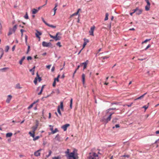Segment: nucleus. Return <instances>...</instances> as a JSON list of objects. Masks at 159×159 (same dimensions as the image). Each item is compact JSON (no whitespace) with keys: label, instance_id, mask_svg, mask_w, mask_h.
Masks as SVG:
<instances>
[{"label":"nucleus","instance_id":"obj_5","mask_svg":"<svg viewBox=\"0 0 159 159\" xmlns=\"http://www.w3.org/2000/svg\"><path fill=\"white\" fill-rule=\"evenodd\" d=\"M145 1L147 3V5L145 7V10L148 11L150 8V4L148 0H147Z\"/></svg>","mask_w":159,"mask_h":159},{"label":"nucleus","instance_id":"obj_7","mask_svg":"<svg viewBox=\"0 0 159 159\" xmlns=\"http://www.w3.org/2000/svg\"><path fill=\"white\" fill-rule=\"evenodd\" d=\"M95 27L94 26H92L91 27L90 30L89 31V34L90 35L93 36V31L94 30Z\"/></svg>","mask_w":159,"mask_h":159},{"label":"nucleus","instance_id":"obj_17","mask_svg":"<svg viewBox=\"0 0 159 159\" xmlns=\"http://www.w3.org/2000/svg\"><path fill=\"white\" fill-rule=\"evenodd\" d=\"M88 62L89 61L88 60H86L85 62L82 63V64H83L84 65V69H85L86 68Z\"/></svg>","mask_w":159,"mask_h":159},{"label":"nucleus","instance_id":"obj_34","mask_svg":"<svg viewBox=\"0 0 159 159\" xmlns=\"http://www.w3.org/2000/svg\"><path fill=\"white\" fill-rule=\"evenodd\" d=\"M9 49V46L7 45L5 47V51L6 52H8Z\"/></svg>","mask_w":159,"mask_h":159},{"label":"nucleus","instance_id":"obj_13","mask_svg":"<svg viewBox=\"0 0 159 159\" xmlns=\"http://www.w3.org/2000/svg\"><path fill=\"white\" fill-rule=\"evenodd\" d=\"M4 54V50L2 48H0V59L2 57Z\"/></svg>","mask_w":159,"mask_h":159},{"label":"nucleus","instance_id":"obj_9","mask_svg":"<svg viewBox=\"0 0 159 159\" xmlns=\"http://www.w3.org/2000/svg\"><path fill=\"white\" fill-rule=\"evenodd\" d=\"M70 125L69 124H66L63 125L61 126V128L63 129L64 131H66L67 130V128Z\"/></svg>","mask_w":159,"mask_h":159},{"label":"nucleus","instance_id":"obj_42","mask_svg":"<svg viewBox=\"0 0 159 159\" xmlns=\"http://www.w3.org/2000/svg\"><path fill=\"white\" fill-rule=\"evenodd\" d=\"M37 80H38V79H37V77H35V79L34 80V82L35 84H37Z\"/></svg>","mask_w":159,"mask_h":159},{"label":"nucleus","instance_id":"obj_25","mask_svg":"<svg viewBox=\"0 0 159 159\" xmlns=\"http://www.w3.org/2000/svg\"><path fill=\"white\" fill-rule=\"evenodd\" d=\"M9 68L8 67H5L2 69H0V71L2 72H5Z\"/></svg>","mask_w":159,"mask_h":159},{"label":"nucleus","instance_id":"obj_63","mask_svg":"<svg viewBox=\"0 0 159 159\" xmlns=\"http://www.w3.org/2000/svg\"><path fill=\"white\" fill-rule=\"evenodd\" d=\"M51 66V65H48V66H46V67L48 69H50V68Z\"/></svg>","mask_w":159,"mask_h":159},{"label":"nucleus","instance_id":"obj_52","mask_svg":"<svg viewBox=\"0 0 159 159\" xmlns=\"http://www.w3.org/2000/svg\"><path fill=\"white\" fill-rule=\"evenodd\" d=\"M150 40V39H146L145 41H144L143 42H142V43H146L148 41H149Z\"/></svg>","mask_w":159,"mask_h":159},{"label":"nucleus","instance_id":"obj_32","mask_svg":"<svg viewBox=\"0 0 159 159\" xmlns=\"http://www.w3.org/2000/svg\"><path fill=\"white\" fill-rule=\"evenodd\" d=\"M108 15H109V14H108V13L107 12L106 13V16H105V18L104 19L105 20H108Z\"/></svg>","mask_w":159,"mask_h":159},{"label":"nucleus","instance_id":"obj_11","mask_svg":"<svg viewBox=\"0 0 159 159\" xmlns=\"http://www.w3.org/2000/svg\"><path fill=\"white\" fill-rule=\"evenodd\" d=\"M12 96L11 95H9L8 96L6 102L7 103H9L11 100Z\"/></svg>","mask_w":159,"mask_h":159},{"label":"nucleus","instance_id":"obj_26","mask_svg":"<svg viewBox=\"0 0 159 159\" xmlns=\"http://www.w3.org/2000/svg\"><path fill=\"white\" fill-rule=\"evenodd\" d=\"M36 77H37L38 80L40 82L42 80V79L41 77H39V76L38 72L36 73Z\"/></svg>","mask_w":159,"mask_h":159},{"label":"nucleus","instance_id":"obj_31","mask_svg":"<svg viewBox=\"0 0 159 159\" xmlns=\"http://www.w3.org/2000/svg\"><path fill=\"white\" fill-rule=\"evenodd\" d=\"M16 88L17 89H21L22 87L20 86V84L18 83L16 84Z\"/></svg>","mask_w":159,"mask_h":159},{"label":"nucleus","instance_id":"obj_60","mask_svg":"<svg viewBox=\"0 0 159 159\" xmlns=\"http://www.w3.org/2000/svg\"><path fill=\"white\" fill-rule=\"evenodd\" d=\"M15 47H16L15 45H14L13 46V47L12 48V51H14V50L15 49Z\"/></svg>","mask_w":159,"mask_h":159},{"label":"nucleus","instance_id":"obj_36","mask_svg":"<svg viewBox=\"0 0 159 159\" xmlns=\"http://www.w3.org/2000/svg\"><path fill=\"white\" fill-rule=\"evenodd\" d=\"M40 137L39 136H37L35 137H34V138L33 139V141H35L38 139Z\"/></svg>","mask_w":159,"mask_h":159},{"label":"nucleus","instance_id":"obj_45","mask_svg":"<svg viewBox=\"0 0 159 159\" xmlns=\"http://www.w3.org/2000/svg\"><path fill=\"white\" fill-rule=\"evenodd\" d=\"M52 151L51 150H49V154L48 155H47L46 156V157H49L51 155V153H52Z\"/></svg>","mask_w":159,"mask_h":159},{"label":"nucleus","instance_id":"obj_59","mask_svg":"<svg viewBox=\"0 0 159 159\" xmlns=\"http://www.w3.org/2000/svg\"><path fill=\"white\" fill-rule=\"evenodd\" d=\"M56 81H55V80H54V82L52 84V86L53 87H55L56 86Z\"/></svg>","mask_w":159,"mask_h":159},{"label":"nucleus","instance_id":"obj_24","mask_svg":"<svg viewBox=\"0 0 159 159\" xmlns=\"http://www.w3.org/2000/svg\"><path fill=\"white\" fill-rule=\"evenodd\" d=\"M119 119L118 118L116 117H115L112 119V122L113 123H116L117 122V120Z\"/></svg>","mask_w":159,"mask_h":159},{"label":"nucleus","instance_id":"obj_10","mask_svg":"<svg viewBox=\"0 0 159 159\" xmlns=\"http://www.w3.org/2000/svg\"><path fill=\"white\" fill-rule=\"evenodd\" d=\"M39 124L38 123H37L36 124L35 126H33L32 127V133H35V131L37 129L38 127V126Z\"/></svg>","mask_w":159,"mask_h":159},{"label":"nucleus","instance_id":"obj_53","mask_svg":"<svg viewBox=\"0 0 159 159\" xmlns=\"http://www.w3.org/2000/svg\"><path fill=\"white\" fill-rule=\"evenodd\" d=\"M138 10V7H137L135 9H133V12L134 13L135 12L136 13V12Z\"/></svg>","mask_w":159,"mask_h":159},{"label":"nucleus","instance_id":"obj_50","mask_svg":"<svg viewBox=\"0 0 159 159\" xmlns=\"http://www.w3.org/2000/svg\"><path fill=\"white\" fill-rule=\"evenodd\" d=\"M42 19L43 21L45 24V25H47L48 23L45 21V20H44V18L43 17H42Z\"/></svg>","mask_w":159,"mask_h":159},{"label":"nucleus","instance_id":"obj_33","mask_svg":"<svg viewBox=\"0 0 159 159\" xmlns=\"http://www.w3.org/2000/svg\"><path fill=\"white\" fill-rule=\"evenodd\" d=\"M47 25L49 27H51L53 28H55L56 27V26H54L52 25H50L48 23Z\"/></svg>","mask_w":159,"mask_h":159},{"label":"nucleus","instance_id":"obj_3","mask_svg":"<svg viewBox=\"0 0 159 159\" xmlns=\"http://www.w3.org/2000/svg\"><path fill=\"white\" fill-rule=\"evenodd\" d=\"M65 153L68 154L67 159H76L74 152L70 153L69 149H67Z\"/></svg>","mask_w":159,"mask_h":159},{"label":"nucleus","instance_id":"obj_29","mask_svg":"<svg viewBox=\"0 0 159 159\" xmlns=\"http://www.w3.org/2000/svg\"><path fill=\"white\" fill-rule=\"evenodd\" d=\"M57 111V112H58V113L61 116H62V114L61 113V111L60 110V107L59 106H58Z\"/></svg>","mask_w":159,"mask_h":159},{"label":"nucleus","instance_id":"obj_19","mask_svg":"<svg viewBox=\"0 0 159 159\" xmlns=\"http://www.w3.org/2000/svg\"><path fill=\"white\" fill-rule=\"evenodd\" d=\"M82 81L83 84H84L85 82V75L84 74H83L82 75Z\"/></svg>","mask_w":159,"mask_h":159},{"label":"nucleus","instance_id":"obj_54","mask_svg":"<svg viewBox=\"0 0 159 159\" xmlns=\"http://www.w3.org/2000/svg\"><path fill=\"white\" fill-rule=\"evenodd\" d=\"M78 14V12H75L74 13H73V14H72L71 16H71H75V15H77Z\"/></svg>","mask_w":159,"mask_h":159},{"label":"nucleus","instance_id":"obj_58","mask_svg":"<svg viewBox=\"0 0 159 159\" xmlns=\"http://www.w3.org/2000/svg\"><path fill=\"white\" fill-rule=\"evenodd\" d=\"M143 108H144L145 110H146L148 108V106L145 105L143 107Z\"/></svg>","mask_w":159,"mask_h":159},{"label":"nucleus","instance_id":"obj_46","mask_svg":"<svg viewBox=\"0 0 159 159\" xmlns=\"http://www.w3.org/2000/svg\"><path fill=\"white\" fill-rule=\"evenodd\" d=\"M151 47V45L148 44L147 47L144 49V50H146L148 48Z\"/></svg>","mask_w":159,"mask_h":159},{"label":"nucleus","instance_id":"obj_48","mask_svg":"<svg viewBox=\"0 0 159 159\" xmlns=\"http://www.w3.org/2000/svg\"><path fill=\"white\" fill-rule=\"evenodd\" d=\"M34 105V103L31 104L28 107V109H30L33 106V105Z\"/></svg>","mask_w":159,"mask_h":159},{"label":"nucleus","instance_id":"obj_18","mask_svg":"<svg viewBox=\"0 0 159 159\" xmlns=\"http://www.w3.org/2000/svg\"><path fill=\"white\" fill-rule=\"evenodd\" d=\"M13 33H14V31L11 28L9 29V32L8 34V35L9 36L12 34Z\"/></svg>","mask_w":159,"mask_h":159},{"label":"nucleus","instance_id":"obj_57","mask_svg":"<svg viewBox=\"0 0 159 159\" xmlns=\"http://www.w3.org/2000/svg\"><path fill=\"white\" fill-rule=\"evenodd\" d=\"M129 155H124L123 156H122L121 157H126L127 158H129Z\"/></svg>","mask_w":159,"mask_h":159},{"label":"nucleus","instance_id":"obj_37","mask_svg":"<svg viewBox=\"0 0 159 159\" xmlns=\"http://www.w3.org/2000/svg\"><path fill=\"white\" fill-rule=\"evenodd\" d=\"M52 159H61V157L60 156L57 157H52Z\"/></svg>","mask_w":159,"mask_h":159},{"label":"nucleus","instance_id":"obj_47","mask_svg":"<svg viewBox=\"0 0 159 159\" xmlns=\"http://www.w3.org/2000/svg\"><path fill=\"white\" fill-rule=\"evenodd\" d=\"M84 42H86V43H87L89 42V41L88 39H86L85 38H84Z\"/></svg>","mask_w":159,"mask_h":159},{"label":"nucleus","instance_id":"obj_27","mask_svg":"<svg viewBox=\"0 0 159 159\" xmlns=\"http://www.w3.org/2000/svg\"><path fill=\"white\" fill-rule=\"evenodd\" d=\"M109 113H110V115L109 116L107 117V119H108V120H111V116L113 114H114V112Z\"/></svg>","mask_w":159,"mask_h":159},{"label":"nucleus","instance_id":"obj_15","mask_svg":"<svg viewBox=\"0 0 159 159\" xmlns=\"http://www.w3.org/2000/svg\"><path fill=\"white\" fill-rule=\"evenodd\" d=\"M147 93H144L141 96L138 97L137 98L135 99L134 100H136L138 99H142L144 96Z\"/></svg>","mask_w":159,"mask_h":159},{"label":"nucleus","instance_id":"obj_38","mask_svg":"<svg viewBox=\"0 0 159 159\" xmlns=\"http://www.w3.org/2000/svg\"><path fill=\"white\" fill-rule=\"evenodd\" d=\"M57 131H58V129H57V128H55V129L54 130H53L52 131V134H54L55 133L57 132Z\"/></svg>","mask_w":159,"mask_h":159},{"label":"nucleus","instance_id":"obj_41","mask_svg":"<svg viewBox=\"0 0 159 159\" xmlns=\"http://www.w3.org/2000/svg\"><path fill=\"white\" fill-rule=\"evenodd\" d=\"M24 17L25 18V19H27L29 18V17H28V13H27V12H26L25 15L24 16Z\"/></svg>","mask_w":159,"mask_h":159},{"label":"nucleus","instance_id":"obj_30","mask_svg":"<svg viewBox=\"0 0 159 159\" xmlns=\"http://www.w3.org/2000/svg\"><path fill=\"white\" fill-rule=\"evenodd\" d=\"M12 135V134L11 133H8L6 134V136L7 137H11Z\"/></svg>","mask_w":159,"mask_h":159},{"label":"nucleus","instance_id":"obj_4","mask_svg":"<svg viewBox=\"0 0 159 159\" xmlns=\"http://www.w3.org/2000/svg\"><path fill=\"white\" fill-rule=\"evenodd\" d=\"M110 121V120H108V119H107V118L106 119H105V116H103L102 117L100 120V121L101 122H103L105 124H107L109 121Z\"/></svg>","mask_w":159,"mask_h":159},{"label":"nucleus","instance_id":"obj_62","mask_svg":"<svg viewBox=\"0 0 159 159\" xmlns=\"http://www.w3.org/2000/svg\"><path fill=\"white\" fill-rule=\"evenodd\" d=\"M118 103H117V102H112L111 103V105H113L114 104H116V105H118Z\"/></svg>","mask_w":159,"mask_h":159},{"label":"nucleus","instance_id":"obj_22","mask_svg":"<svg viewBox=\"0 0 159 159\" xmlns=\"http://www.w3.org/2000/svg\"><path fill=\"white\" fill-rule=\"evenodd\" d=\"M25 57L23 56L21 59L20 60L19 63V64L21 65L22 64V62L23 61V60L25 59Z\"/></svg>","mask_w":159,"mask_h":159},{"label":"nucleus","instance_id":"obj_43","mask_svg":"<svg viewBox=\"0 0 159 159\" xmlns=\"http://www.w3.org/2000/svg\"><path fill=\"white\" fill-rule=\"evenodd\" d=\"M25 42L26 44L27 45V39H28V36L26 35H25Z\"/></svg>","mask_w":159,"mask_h":159},{"label":"nucleus","instance_id":"obj_1","mask_svg":"<svg viewBox=\"0 0 159 159\" xmlns=\"http://www.w3.org/2000/svg\"><path fill=\"white\" fill-rule=\"evenodd\" d=\"M98 155L94 152H90L88 157V159H98Z\"/></svg>","mask_w":159,"mask_h":159},{"label":"nucleus","instance_id":"obj_49","mask_svg":"<svg viewBox=\"0 0 159 159\" xmlns=\"http://www.w3.org/2000/svg\"><path fill=\"white\" fill-rule=\"evenodd\" d=\"M30 45L28 46V49L27 50L26 53H28L30 51Z\"/></svg>","mask_w":159,"mask_h":159},{"label":"nucleus","instance_id":"obj_39","mask_svg":"<svg viewBox=\"0 0 159 159\" xmlns=\"http://www.w3.org/2000/svg\"><path fill=\"white\" fill-rule=\"evenodd\" d=\"M109 57V56H105L102 57H101V58L102 59H103V60H104V59H107Z\"/></svg>","mask_w":159,"mask_h":159},{"label":"nucleus","instance_id":"obj_20","mask_svg":"<svg viewBox=\"0 0 159 159\" xmlns=\"http://www.w3.org/2000/svg\"><path fill=\"white\" fill-rule=\"evenodd\" d=\"M60 109H61V110L62 111H63L64 108H63V102H60Z\"/></svg>","mask_w":159,"mask_h":159},{"label":"nucleus","instance_id":"obj_16","mask_svg":"<svg viewBox=\"0 0 159 159\" xmlns=\"http://www.w3.org/2000/svg\"><path fill=\"white\" fill-rule=\"evenodd\" d=\"M142 11L143 10L142 9H139L138 8V10L136 12V14L137 15H139L142 13Z\"/></svg>","mask_w":159,"mask_h":159},{"label":"nucleus","instance_id":"obj_44","mask_svg":"<svg viewBox=\"0 0 159 159\" xmlns=\"http://www.w3.org/2000/svg\"><path fill=\"white\" fill-rule=\"evenodd\" d=\"M35 67V66H34L32 69L30 70V71L31 72H32L33 71H34Z\"/></svg>","mask_w":159,"mask_h":159},{"label":"nucleus","instance_id":"obj_40","mask_svg":"<svg viewBox=\"0 0 159 159\" xmlns=\"http://www.w3.org/2000/svg\"><path fill=\"white\" fill-rule=\"evenodd\" d=\"M72 101L73 99L71 98L70 100V108H72Z\"/></svg>","mask_w":159,"mask_h":159},{"label":"nucleus","instance_id":"obj_61","mask_svg":"<svg viewBox=\"0 0 159 159\" xmlns=\"http://www.w3.org/2000/svg\"><path fill=\"white\" fill-rule=\"evenodd\" d=\"M54 70H55V67H54V66H53L51 69V71L52 72H53L54 71Z\"/></svg>","mask_w":159,"mask_h":159},{"label":"nucleus","instance_id":"obj_6","mask_svg":"<svg viewBox=\"0 0 159 159\" xmlns=\"http://www.w3.org/2000/svg\"><path fill=\"white\" fill-rule=\"evenodd\" d=\"M42 46L43 47H49L50 45H51V43L50 42L47 43L45 41H43L42 42Z\"/></svg>","mask_w":159,"mask_h":159},{"label":"nucleus","instance_id":"obj_64","mask_svg":"<svg viewBox=\"0 0 159 159\" xmlns=\"http://www.w3.org/2000/svg\"><path fill=\"white\" fill-rule=\"evenodd\" d=\"M115 127L116 128H119L120 127L119 124H116L115 125Z\"/></svg>","mask_w":159,"mask_h":159},{"label":"nucleus","instance_id":"obj_28","mask_svg":"<svg viewBox=\"0 0 159 159\" xmlns=\"http://www.w3.org/2000/svg\"><path fill=\"white\" fill-rule=\"evenodd\" d=\"M35 133H32L31 131L29 132V134H30V136L32 137L33 138L35 137Z\"/></svg>","mask_w":159,"mask_h":159},{"label":"nucleus","instance_id":"obj_35","mask_svg":"<svg viewBox=\"0 0 159 159\" xmlns=\"http://www.w3.org/2000/svg\"><path fill=\"white\" fill-rule=\"evenodd\" d=\"M17 25H15L13 26V29H12L14 31V33L15 32V31L17 29Z\"/></svg>","mask_w":159,"mask_h":159},{"label":"nucleus","instance_id":"obj_21","mask_svg":"<svg viewBox=\"0 0 159 159\" xmlns=\"http://www.w3.org/2000/svg\"><path fill=\"white\" fill-rule=\"evenodd\" d=\"M55 7L53 9L54 11V14L53 15H55V14L56 13V11L57 10V9L56 7L58 6L57 3H55Z\"/></svg>","mask_w":159,"mask_h":159},{"label":"nucleus","instance_id":"obj_56","mask_svg":"<svg viewBox=\"0 0 159 159\" xmlns=\"http://www.w3.org/2000/svg\"><path fill=\"white\" fill-rule=\"evenodd\" d=\"M32 59V58L31 56H28L27 57V60H31Z\"/></svg>","mask_w":159,"mask_h":159},{"label":"nucleus","instance_id":"obj_23","mask_svg":"<svg viewBox=\"0 0 159 159\" xmlns=\"http://www.w3.org/2000/svg\"><path fill=\"white\" fill-rule=\"evenodd\" d=\"M38 11V10L35 8H34L32 10V13L33 14H35Z\"/></svg>","mask_w":159,"mask_h":159},{"label":"nucleus","instance_id":"obj_51","mask_svg":"<svg viewBox=\"0 0 159 159\" xmlns=\"http://www.w3.org/2000/svg\"><path fill=\"white\" fill-rule=\"evenodd\" d=\"M56 45L57 46H59V47H61V43L59 42H58L57 43Z\"/></svg>","mask_w":159,"mask_h":159},{"label":"nucleus","instance_id":"obj_8","mask_svg":"<svg viewBox=\"0 0 159 159\" xmlns=\"http://www.w3.org/2000/svg\"><path fill=\"white\" fill-rule=\"evenodd\" d=\"M36 31L37 32L36 33H35L36 36V37L39 39V41L40 38L39 35H41L42 34L41 32L37 30H36Z\"/></svg>","mask_w":159,"mask_h":159},{"label":"nucleus","instance_id":"obj_14","mask_svg":"<svg viewBox=\"0 0 159 159\" xmlns=\"http://www.w3.org/2000/svg\"><path fill=\"white\" fill-rule=\"evenodd\" d=\"M55 139L59 142H60L61 141V137L59 134H57V135L55 137Z\"/></svg>","mask_w":159,"mask_h":159},{"label":"nucleus","instance_id":"obj_12","mask_svg":"<svg viewBox=\"0 0 159 159\" xmlns=\"http://www.w3.org/2000/svg\"><path fill=\"white\" fill-rule=\"evenodd\" d=\"M41 150V149H40L34 152V155L37 157L39 156L40 155V153L39 152V151Z\"/></svg>","mask_w":159,"mask_h":159},{"label":"nucleus","instance_id":"obj_2","mask_svg":"<svg viewBox=\"0 0 159 159\" xmlns=\"http://www.w3.org/2000/svg\"><path fill=\"white\" fill-rule=\"evenodd\" d=\"M61 35V33L58 32L56 33L55 36H53L50 34H49V36L51 38L54 39L56 41H57L61 39V37L59 35Z\"/></svg>","mask_w":159,"mask_h":159},{"label":"nucleus","instance_id":"obj_55","mask_svg":"<svg viewBox=\"0 0 159 159\" xmlns=\"http://www.w3.org/2000/svg\"><path fill=\"white\" fill-rule=\"evenodd\" d=\"M49 127L50 128V129L52 131H52L53 130V126H52L51 125H49Z\"/></svg>","mask_w":159,"mask_h":159}]
</instances>
